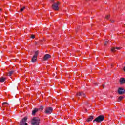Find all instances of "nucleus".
<instances>
[{"mask_svg": "<svg viewBox=\"0 0 125 125\" xmlns=\"http://www.w3.org/2000/svg\"><path fill=\"white\" fill-rule=\"evenodd\" d=\"M105 3H107V2H105Z\"/></svg>", "mask_w": 125, "mask_h": 125, "instance_id": "obj_27", "label": "nucleus"}, {"mask_svg": "<svg viewBox=\"0 0 125 125\" xmlns=\"http://www.w3.org/2000/svg\"><path fill=\"white\" fill-rule=\"evenodd\" d=\"M54 1V0H51V2H53Z\"/></svg>", "mask_w": 125, "mask_h": 125, "instance_id": "obj_24", "label": "nucleus"}, {"mask_svg": "<svg viewBox=\"0 0 125 125\" xmlns=\"http://www.w3.org/2000/svg\"><path fill=\"white\" fill-rule=\"evenodd\" d=\"M27 117H24L21 121L20 122V125H28V123H26L27 120Z\"/></svg>", "mask_w": 125, "mask_h": 125, "instance_id": "obj_5", "label": "nucleus"}, {"mask_svg": "<svg viewBox=\"0 0 125 125\" xmlns=\"http://www.w3.org/2000/svg\"><path fill=\"white\" fill-rule=\"evenodd\" d=\"M50 57H51V56H50V55H49L48 54H46L44 56L43 60H44V61H45L47 60V59H49V58H50Z\"/></svg>", "mask_w": 125, "mask_h": 125, "instance_id": "obj_8", "label": "nucleus"}, {"mask_svg": "<svg viewBox=\"0 0 125 125\" xmlns=\"http://www.w3.org/2000/svg\"><path fill=\"white\" fill-rule=\"evenodd\" d=\"M52 112V108L51 107H47L45 109L46 114H51Z\"/></svg>", "mask_w": 125, "mask_h": 125, "instance_id": "obj_7", "label": "nucleus"}, {"mask_svg": "<svg viewBox=\"0 0 125 125\" xmlns=\"http://www.w3.org/2000/svg\"><path fill=\"white\" fill-rule=\"evenodd\" d=\"M86 110V109H85Z\"/></svg>", "mask_w": 125, "mask_h": 125, "instance_id": "obj_29", "label": "nucleus"}, {"mask_svg": "<svg viewBox=\"0 0 125 125\" xmlns=\"http://www.w3.org/2000/svg\"><path fill=\"white\" fill-rule=\"evenodd\" d=\"M12 74H13V71H10L7 74V76L10 77Z\"/></svg>", "mask_w": 125, "mask_h": 125, "instance_id": "obj_17", "label": "nucleus"}, {"mask_svg": "<svg viewBox=\"0 0 125 125\" xmlns=\"http://www.w3.org/2000/svg\"><path fill=\"white\" fill-rule=\"evenodd\" d=\"M35 36L34 35H32L31 36V39H35Z\"/></svg>", "mask_w": 125, "mask_h": 125, "instance_id": "obj_22", "label": "nucleus"}, {"mask_svg": "<svg viewBox=\"0 0 125 125\" xmlns=\"http://www.w3.org/2000/svg\"><path fill=\"white\" fill-rule=\"evenodd\" d=\"M93 120V116H90L87 120V122H90V121H92Z\"/></svg>", "mask_w": 125, "mask_h": 125, "instance_id": "obj_15", "label": "nucleus"}, {"mask_svg": "<svg viewBox=\"0 0 125 125\" xmlns=\"http://www.w3.org/2000/svg\"><path fill=\"white\" fill-rule=\"evenodd\" d=\"M110 21H111L112 23H114L115 21L114 20H110Z\"/></svg>", "mask_w": 125, "mask_h": 125, "instance_id": "obj_23", "label": "nucleus"}, {"mask_svg": "<svg viewBox=\"0 0 125 125\" xmlns=\"http://www.w3.org/2000/svg\"><path fill=\"white\" fill-rule=\"evenodd\" d=\"M125 90L124 88L120 87L118 88V92L120 95H123L125 93Z\"/></svg>", "mask_w": 125, "mask_h": 125, "instance_id": "obj_6", "label": "nucleus"}, {"mask_svg": "<svg viewBox=\"0 0 125 125\" xmlns=\"http://www.w3.org/2000/svg\"><path fill=\"white\" fill-rule=\"evenodd\" d=\"M76 96H82V97H85V94L83 92H78L76 94Z\"/></svg>", "mask_w": 125, "mask_h": 125, "instance_id": "obj_9", "label": "nucleus"}, {"mask_svg": "<svg viewBox=\"0 0 125 125\" xmlns=\"http://www.w3.org/2000/svg\"><path fill=\"white\" fill-rule=\"evenodd\" d=\"M103 87H104V85H103Z\"/></svg>", "mask_w": 125, "mask_h": 125, "instance_id": "obj_26", "label": "nucleus"}, {"mask_svg": "<svg viewBox=\"0 0 125 125\" xmlns=\"http://www.w3.org/2000/svg\"><path fill=\"white\" fill-rule=\"evenodd\" d=\"M108 42L106 41L104 42V45H107V44H108Z\"/></svg>", "mask_w": 125, "mask_h": 125, "instance_id": "obj_20", "label": "nucleus"}, {"mask_svg": "<svg viewBox=\"0 0 125 125\" xmlns=\"http://www.w3.org/2000/svg\"><path fill=\"white\" fill-rule=\"evenodd\" d=\"M8 103L7 102H4L2 103V106L3 107H7L8 106Z\"/></svg>", "mask_w": 125, "mask_h": 125, "instance_id": "obj_14", "label": "nucleus"}, {"mask_svg": "<svg viewBox=\"0 0 125 125\" xmlns=\"http://www.w3.org/2000/svg\"><path fill=\"white\" fill-rule=\"evenodd\" d=\"M125 83V78H121L120 79V83H121V84H123V83Z\"/></svg>", "mask_w": 125, "mask_h": 125, "instance_id": "obj_13", "label": "nucleus"}, {"mask_svg": "<svg viewBox=\"0 0 125 125\" xmlns=\"http://www.w3.org/2000/svg\"><path fill=\"white\" fill-rule=\"evenodd\" d=\"M5 81V78L2 77L0 78V83H3Z\"/></svg>", "mask_w": 125, "mask_h": 125, "instance_id": "obj_16", "label": "nucleus"}, {"mask_svg": "<svg viewBox=\"0 0 125 125\" xmlns=\"http://www.w3.org/2000/svg\"><path fill=\"white\" fill-rule=\"evenodd\" d=\"M109 17H110V15H107L105 17V18H106V19H109Z\"/></svg>", "mask_w": 125, "mask_h": 125, "instance_id": "obj_19", "label": "nucleus"}, {"mask_svg": "<svg viewBox=\"0 0 125 125\" xmlns=\"http://www.w3.org/2000/svg\"><path fill=\"white\" fill-rule=\"evenodd\" d=\"M94 84H95V85H96L97 84V83H94Z\"/></svg>", "mask_w": 125, "mask_h": 125, "instance_id": "obj_25", "label": "nucleus"}, {"mask_svg": "<svg viewBox=\"0 0 125 125\" xmlns=\"http://www.w3.org/2000/svg\"><path fill=\"white\" fill-rule=\"evenodd\" d=\"M120 49H121V48L120 47H113L111 49V51H112V52H115L116 50H120Z\"/></svg>", "mask_w": 125, "mask_h": 125, "instance_id": "obj_10", "label": "nucleus"}, {"mask_svg": "<svg viewBox=\"0 0 125 125\" xmlns=\"http://www.w3.org/2000/svg\"><path fill=\"white\" fill-rule=\"evenodd\" d=\"M0 10H1V9H0Z\"/></svg>", "mask_w": 125, "mask_h": 125, "instance_id": "obj_28", "label": "nucleus"}, {"mask_svg": "<svg viewBox=\"0 0 125 125\" xmlns=\"http://www.w3.org/2000/svg\"><path fill=\"white\" fill-rule=\"evenodd\" d=\"M124 98H125V97H124L123 96H121L119 97L118 102H121V101H122V100H123V99H124Z\"/></svg>", "mask_w": 125, "mask_h": 125, "instance_id": "obj_12", "label": "nucleus"}, {"mask_svg": "<svg viewBox=\"0 0 125 125\" xmlns=\"http://www.w3.org/2000/svg\"><path fill=\"white\" fill-rule=\"evenodd\" d=\"M25 8H26L25 7H24L23 8H21L20 11H23V10H24V9H25Z\"/></svg>", "mask_w": 125, "mask_h": 125, "instance_id": "obj_21", "label": "nucleus"}, {"mask_svg": "<svg viewBox=\"0 0 125 125\" xmlns=\"http://www.w3.org/2000/svg\"><path fill=\"white\" fill-rule=\"evenodd\" d=\"M39 56V51H35V55L33 56L31 62L32 63H35L37 62V60L38 59V56Z\"/></svg>", "mask_w": 125, "mask_h": 125, "instance_id": "obj_3", "label": "nucleus"}, {"mask_svg": "<svg viewBox=\"0 0 125 125\" xmlns=\"http://www.w3.org/2000/svg\"><path fill=\"white\" fill-rule=\"evenodd\" d=\"M104 119L105 117L104 115H100L93 120V123H94V122H97V123H101V122H102V121H104Z\"/></svg>", "mask_w": 125, "mask_h": 125, "instance_id": "obj_2", "label": "nucleus"}, {"mask_svg": "<svg viewBox=\"0 0 125 125\" xmlns=\"http://www.w3.org/2000/svg\"><path fill=\"white\" fill-rule=\"evenodd\" d=\"M40 123H41V119L39 117H34L31 121V124L32 125H40Z\"/></svg>", "mask_w": 125, "mask_h": 125, "instance_id": "obj_1", "label": "nucleus"}, {"mask_svg": "<svg viewBox=\"0 0 125 125\" xmlns=\"http://www.w3.org/2000/svg\"><path fill=\"white\" fill-rule=\"evenodd\" d=\"M38 111H39V109H38V108H35V109L32 111V115H33V116H35V115H36V113H37V112H38Z\"/></svg>", "mask_w": 125, "mask_h": 125, "instance_id": "obj_11", "label": "nucleus"}, {"mask_svg": "<svg viewBox=\"0 0 125 125\" xmlns=\"http://www.w3.org/2000/svg\"><path fill=\"white\" fill-rule=\"evenodd\" d=\"M59 5V2H57V3H54L52 5V8L54 10H58L59 9V7H58V5Z\"/></svg>", "mask_w": 125, "mask_h": 125, "instance_id": "obj_4", "label": "nucleus"}, {"mask_svg": "<svg viewBox=\"0 0 125 125\" xmlns=\"http://www.w3.org/2000/svg\"><path fill=\"white\" fill-rule=\"evenodd\" d=\"M39 110L40 111H42V110H43V106H40V107L39 108Z\"/></svg>", "mask_w": 125, "mask_h": 125, "instance_id": "obj_18", "label": "nucleus"}]
</instances>
